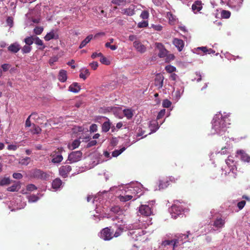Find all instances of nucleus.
Listing matches in <instances>:
<instances>
[{
	"mask_svg": "<svg viewBox=\"0 0 250 250\" xmlns=\"http://www.w3.org/2000/svg\"><path fill=\"white\" fill-rule=\"evenodd\" d=\"M229 114L224 112L223 115L221 112H218L214 116L212 121V134H217L222 135L227 131L228 125H230L229 119Z\"/></svg>",
	"mask_w": 250,
	"mask_h": 250,
	"instance_id": "obj_1",
	"label": "nucleus"
},
{
	"mask_svg": "<svg viewBox=\"0 0 250 250\" xmlns=\"http://www.w3.org/2000/svg\"><path fill=\"white\" fill-rule=\"evenodd\" d=\"M138 227L139 225L137 224H129L125 227L128 230V236L130 237L133 240H140L141 237L146 233V231L142 228Z\"/></svg>",
	"mask_w": 250,
	"mask_h": 250,
	"instance_id": "obj_2",
	"label": "nucleus"
},
{
	"mask_svg": "<svg viewBox=\"0 0 250 250\" xmlns=\"http://www.w3.org/2000/svg\"><path fill=\"white\" fill-rule=\"evenodd\" d=\"M142 185L138 182L131 183L124 188V190L126 193L130 192L134 196L133 200H136L142 195Z\"/></svg>",
	"mask_w": 250,
	"mask_h": 250,
	"instance_id": "obj_3",
	"label": "nucleus"
},
{
	"mask_svg": "<svg viewBox=\"0 0 250 250\" xmlns=\"http://www.w3.org/2000/svg\"><path fill=\"white\" fill-rule=\"evenodd\" d=\"M111 212L114 215H111L108 216L107 218L111 219L113 222H117L118 223H124V211L120 208L118 206L112 207L111 209Z\"/></svg>",
	"mask_w": 250,
	"mask_h": 250,
	"instance_id": "obj_4",
	"label": "nucleus"
},
{
	"mask_svg": "<svg viewBox=\"0 0 250 250\" xmlns=\"http://www.w3.org/2000/svg\"><path fill=\"white\" fill-rule=\"evenodd\" d=\"M107 191L104 190L102 192H99L97 195L95 196L93 198L92 196L88 195L87 197V202H90V201L92 199V202L94 204L96 205L95 210L97 213H101L102 211L104 212V208L103 207H102L101 204H98V203H100L101 200L103 199V194L104 193H106Z\"/></svg>",
	"mask_w": 250,
	"mask_h": 250,
	"instance_id": "obj_5",
	"label": "nucleus"
},
{
	"mask_svg": "<svg viewBox=\"0 0 250 250\" xmlns=\"http://www.w3.org/2000/svg\"><path fill=\"white\" fill-rule=\"evenodd\" d=\"M186 208L184 207L182 203L178 201H176L171 206L169 211L172 218L176 219L180 215H182V213L184 212Z\"/></svg>",
	"mask_w": 250,
	"mask_h": 250,
	"instance_id": "obj_6",
	"label": "nucleus"
},
{
	"mask_svg": "<svg viewBox=\"0 0 250 250\" xmlns=\"http://www.w3.org/2000/svg\"><path fill=\"white\" fill-rule=\"evenodd\" d=\"M154 202V200H152L147 202V205H141L139 209L140 214L146 217L151 215L152 214V206Z\"/></svg>",
	"mask_w": 250,
	"mask_h": 250,
	"instance_id": "obj_7",
	"label": "nucleus"
},
{
	"mask_svg": "<svg viewBox=\"0 0 250 250\" xmlns=\"http://www.w3.org/2000/svg\"><path fill=\"white\" fill-rule=\"evenodd\" d=\"M28 176L30 178L46 180L48 178V175L43 171L39 169H33L28 172Z\"/></svg>",
	"mask_w": 250,
	"mask_h": 250,
	"instance_id": "obj_8",
	"label": "nucleus"
},
{
	"mask_svg": "<svg viewBox=\"0 0 250 250\" xmlns=\"http://www.w3.org/2000/svg\"><path fill=\"white\" fill-rule=\"evenodd\" d=\"M188 234H178L175 235V238H173L174 242V249L176 248L181 246L185 243L187 241V239L188 238L189 232H188Z\"/></svg>",
	"mask_w": 250,
	"mask_h": 250,
	"instance_id": "obj_9",
	"label": "nucleus"
},
{
	"mask_svg": "<svg viewBox=\"0 0 250 250\" xmlns=\"http://www.w3.org/2000/svg\"><path fill=\"white\" fill-rule=\"evenodd\" d=\"M82 157V152L81 151H75L71 152L68 156V163L72 164L80 161Z\"/></svg>",
	"mask_w": 250,
	"mask_h": 250,
	"instance_id": "obj_10",
	"label": "nucleus"
},
{
	"mask_svg": "<svg viewBox=\"0 0 250 250\" xmlns=\"http://www.w3.org/2000/svg\"><path fill=\"white\" fill-rule=\"evenodd\" d=\"M62 147L58 148L57 150L52 152L51 154V156L52 158V162L53 163H59L63 160V157L62 155V152L63 151Z\"/></svg>",
	"mask_w": 250,
	"mask_h": 250,
	"instance_id": "obj_11",
	"label": "nucleus"
},
{
	"mask_svg": "<svg viewBox=\"0 0 250 250\" xmlns=\"http://www.w3.org/2000/svg\"><path fill=\"white\" fill-rule=\"evenodd\" d=\"M226 221L224 218L217 217L213 221L212 226L214 228L213 230L221 231V229L224 227Z\"/></svg>",
	"mask_w": 250,
	"mask_h": 250,
	"instance_id": "obj_12",
	"label": "nucleus"
},
{
	"mask_svg": "<svg viewBox=\"0 0 250 250\" xmlns=\"http://www.w3.org/2000/svg\"><path fill=\"white\" fill-rule=\"evenodd\" d=\"M100 237L105 241H108L113 237V232H111L109 228L107 227L101 230Z\"/></svg>",
	"mask_w": 250,
	"mask_h": 250,
	"instance_id": "obj_13",
	"label": "nucleus"
},
{
	"mask_svg": "<svg viewBox=\"0 0 250 250\" xmlns=\"http://www.w3.org/2000/svg\"><path fill=\"white\" fill-rule=\"evenodd\" d=\"M243 0H228V5L231 8L238 11L241 8Z\"/></svg>",
	"mask_w": 250,
	"mask_h": 250,
	"instance_id": "obj_14",
	"label": "nucleus"
},
{
	"mask_svg": "<svg viewBox=\"0 0 250 250\" xmlns=\"http://www.w3.org/2000/svg\"><path fill=\"white\" fill-rule=\"evenodd\" d=\"M156 47L159 50L158 53V56L160 58H164L167 55V51L164 47V45L159 42H157L155 43Z\"/></svg>",
	"mask_w": 250,
	"mask_h": 250,
	"instance_id": "obj_15",
	"label": "nucleus"
},
{
	"mask_svg": "<svg viewBox=\"0 0 250 250\" xmlns=\"http://www.w3.org/2000/svg\"><path fill=\"white\" fill-rule=\"evenodd\" d=\"M236 155L242 161L247 163L250 162V156L244 150H237Z\"/></svg>",
	"mask_w": 250,
	"mask_h": 250,
	"instance_id": "obj_16",
	"label": "nucleus"
},
{
	"mask_svg": "<svg viewBox=\"0 0 250 250\" xmlns=\"http://www.w3.org/2000/svg\"><path fill=\"white\" fill-rule=\"evenodd\" d=\"M71 170V167L70 166H62L59 168V173L62 177L65 178L67 177L68 174Z\"/></svg>",
	"mask_w": 250,
	"mask_h": 250,
	"instance_id": "obj_17",
	"label": "nucleus"
},
{
	"mask_svg": "<svg viewBox=\"0 0 250 250\" xmlns=\"http://www.w3.org/2000/svg\"><path fill=\"white\" fill-rule=\"evenodd\" d=\"M164 80V77L162 75L160 74H157L154 79L155 86L157 87L158 89L162 88L163 86Z\"/></svg>",
	"mask_w": 250,
	"mask_h": 250,
	"instance_id": "obj_18",
	"label": "nucleus"
},
{
	"mask_svg": "<svg viewBox=\"0 0 250 250\" xmlns=\"http://www.w3.org/2000/svg\"><path fill=\"white\" fill-rule=\"evenodd\" d=\"M133 46L138 52L141 53H143L146 51V47L145 46L139 41H135L133 42Z\"/></svg>",
	"mask_w": 250,
	"mask_h": 250,
	"instance_id": "obj_19",
	"label": "nucleus"
},
{
	"mask_svg": "<svg viewBox=\"0 0 250 250\" xmlns=\"http://www.w3.org/2000/svg\"><path fill=\"white\" fill-rule=\"evenodd\" d=\"M172 42L179 51H181L183 50L184 47V42L182 40L174 38Z\"/></svg>",
	"mask_w": 250,
	"mask_h": 250,
	"instance_id": "obj_20",
	"label": "nucleus"
},
{
	"mask_svg": "<svg viewBox=\"0 0 250 250\" xmlns=\"http://www.w3.org/2000/svg\"><path fill=\"white\" fill-rule=\"evenodd\" d=\"M59 38V35L57 31L52 30L49 33H48L44 37V40L46 41H49L52 39H57Z\"/></svg>",
	"mask_w": 250,
	"mask_h": 250,
	"instance_id": "obj_21",
	"label": "nucleus"
},
{
	"mask_svg": "<svg viewBox=\"0 0 250 250\" xmlns=\"http://www.w3.org/2000/svg\"><path fill=\"white\" fill-rule=\"evenodd\" d=\"M21 49V45L17 42L10 44L8 47V51L13 53H17Z\"/></svg>",
	"mask_w": 250,
	"mask_h": 250,
	"instance_id": "obj_22",
	"label": "nucleus"
},
{
	"mask_svg": "<svg viewBox=\"0 0 250 250\" xmlns=\"http://www.w3.org/2000/svg\"><path fill=\"white\" fill-rule=\"evenodd\" d=\"M114 224L118 227V229L116 230L115 232L114 233V235H113V237H117L119 236H120L122 232H123V230L124 229L123 225H124V223H118L117 222H114Z\"/></svg>",
	"mask_w": 250,
	"mask_h": 250,
	"instance_id": "obj_23",
	"label": "nucleus"
},
{
	"mask_svg": "<svg viewBox=\"0 0 250 250\" xmlns=\"http://www.w3.org/2000/svg\"><path fill=\"white\" fill-rule=\"evenodd\" d=\"M149 128L151 130V132L149 134L156 132L159 128L158 122L155 120L150 121Z\"/></svg>",
	"mask_w": 250,
	"mask_h": 250,
	"instance_id": "obj_24",
	"label": "nucleus"
},
{
	"mask_svg": "<svg viewBox=\"0 0 250 250\" xmlns=\"http://www.w3.org/2000/svg\"><path fill=\"white\" fill-rule=\"evenodd\" d=\"M169 181H168V180L160 181L159 186V189H164V188H166L167 187V186L169 185V181L174 182L175 181V178L172 177H169Z\"/></svg>",
	"mask_w": 250,
	"mask_h": 250,
	"instance_id": "obj_25",
	"label": "nucleus"
},
{
	"mask_svg": "<svg viewBox=\"0 0 250 250\" xmlns=\"http://www.w3.org/2000/svg\"><path fill=\"white\" fill-rule=\"evenodd\" d=\"M202 8V2L199 0L195 1L192 5V9L195 13L200 11Z\"/></svg>",
	"mask_w": 250,
	"mask_h": 250,
	"instance_id": "obj_26",
	"label": "nucleus"
},
{
	"mask_svg": "<svg viewBox=\"0 0 250 250\" xmlns=\"http://www.w3.org/2000/svg\"><path fill=\"white\" fill-rule=\"evenodd\" d=\"M12 181L9 177L3 176L0 177V186L3 187L10 185Z\"/></svg>",
	"mask_w": 250,
	"mask_h": 250,
	"instance_id": "obj_27",
	"label": "nucleus"
},
{
	"mask_svg": "<svg viewBox=\"0 0 250 250\" xmlns=\"http://www.w3.org/2000/svg\"><path fill=\"white\" fill-rule=\"evenodd\" d=\"M21 188V184L20 182L14 181V184L7 188V190L11 192L18 191Z\"/></svg>",
	"mask_w": 250,
	"mask_h": 250,
	"instance_id": "obj_28",
	"label": "nucleus"
},
{
	"mask_svg": "<svg viewBox=\"0 0 250 250\" xmlns=\"http://www.w3.org/2000/svg\"><path fill=\"white\" fill-rule=\"evenodd\" d=\"M62 182L59 178H56L53 180L52 183V187L53 189L57 190L60 188L62 186Z\"/></svg>",
	"mask_w": 250,
	"mask_h": 250,
	"instance_id": "obj_29",
	"label": "nucleus"
},
{
	"mask_svg": "<svg viewBox=\"0 0 250 250\" xmlns=\"http://www.w3.org/2000/svg\"><path fill=\"white\" fill-rule=\"evenodd\" d=\"M58 79L61 82H64L67 80V72L64 70H61L58 75Z\"/></svg>",
	"mask_w": 250,
	"mask_h": 250,
	"instance_id": "obj_30",
	"label": "nucleus"
},
{
	"mask_svg": "<svg viewBox=\"0 0 250 250\" xmlns=\"http://www.w3.org/2000/svg\"><path fill=\"white\" fill-rule=\"evenodd\" d=\"M133 197L134 196L132 194L124 193L123 195H120L118 198L122 202H126L132 199Z\"/></svg>",
	"mask_w": 250,
	"mask_h": 250,
	"instance_id": "obj_31",
	"label": "nucleus"
},
{
	"mask_svg": "<svg viewBox=\"0 0 250 250\" xmlns=\"http://www.w3.org/2000/svg\"><path fill=\"white\" fill-rule=\"evenodd\" d=\"M80 89V86L77 83H73L69 87V90L73 93H78Z\"/></svg>",
	"mask_w": 250,
	"mask_h": 250,
	"instance_id": "obj_32",
	"label": "nucleus"
},
{
	"mask_svg": "<svg viewBox=\"0 0 250 250\" xmlns=\"http://www.w3.org/2000/svg\"><path fill=\"white\" fill-rule=\"evenodd\" d=\"M135 6L132 5L128 8L124 9V13L127 16H132L135 14Z\"/></svg>",
	"mask_w": 250,
	"mask_h": 250,
	"instance_id": "obj_33",
	"label": "nucleus"
},
{
	"mask_svg": "<svg viewBox=\"0 0 250 250\" xmlns=\"http://www.w3.org/2000/svg\"><path fill=\"white\" fill-rule=\"evenodd\" d=\"M207 50H208V48L207 47L202 46V47H198L196 48H194L193 50V52L194 53H196L197 54L202 55L203 54L200 52V51H202L203 52V53L207 54Z\"/></svg>",
	"mask_w": 250,
	"mask_h": 250,
	"instance_id": "obj_34",
	"label": "nucleus"
},
{
	"mask_svg": "<svg viewBox=\"0 0 250 250\" xmlns=\"http://www.w3.org/2000/svg\"><path fill=\"white\" fill-rule=\"evenodd\" d=\"M226 163L229 168L230 170L233 169V167L235 166L234 161L232 156H229L227 159L226 160Z\"/></svg>",
	"mask_w": 250,
	"mask_h": 250,
	"instance_id": "obj_35",
	"label": "nucleus"
},
{
	"mask_svg": "<svg viewBox=\"0 0 250 250\" xmlns=\"http://www.w3.org/2000/svg\"><path fill=\"white\" fill-rule=\"evenodd\" d=\"M124 116L128 120L132 119L133 116V110L131 109H125L123 110Z\"/></svg>",
	"mask_w": 250,
	"mask_h": 250,
	"instance_id": "obj_36",
	"label": "nucleus"
},
{
	"mask_svg": "<svg viewBox=\"0 0 250 250\" xmlns=\"http://www.w3.org/2000/svg\"><path fill=\"white\" fill-rule=\"evenodd\" d=\"M93 38V35H88L84 40H83L79 48L81 49L84 47L88 42H90V41Z\"/></svg>",
	"mask_w": 250,
	"mask_h": 250,
	"instance_id": "obj_37",
	"label": "nucleus"
},
{
	"mask_svg": "<svg viewBox=\"0 0 250 250\" xmlns=\"http://www.w3.org/2000/svg\"><path fill=\"white\" fill-rule=\"evenodd\" d=\"M89 75V71L86 68H83L80 71V77L83 80H85Z\"/></svg>",
	"mask_w": 250,
	"mask_h": 250,
	"instance_id": "obj_38",
	"label": "nucleus"
},
{
	"mask_svg": "<svg viewBox=\"0 0 250 250\" xmlns=\"http://www.w3.org/2000/svg\"><path fill=\"white\" fill-rule=\"evenodd\" d=\"M107 121H105L102 125V131L104 132H107L110 128V123L109 119L106 118Z\"/></svg>",
	"mask_w": 250,
	"mask_h": 250,
	"instance_id": "obj_39",
	"label": "nucleus"
},
{
	"mask_svg": "<svg viewBox=\"0 0 250 250\" xmlns=\"http://www.w3.org/2000/svg\"><path fill=\"white\" fill-rule=\"evenodd\" d=\"M125 149L126 147L125 146L122 147L120 149H116L112 152V156L113 157H116L121 154L123 152H124Z\"/></svg>",
	"mask_w": 250,
	"mask_h": 250,
	"instance_id": "obj_40",
	"label": "nucleus"
},
{
	"mask_svg": "<svg viewBox=\"0 0 250 250\" xmlns=\"http://www.w3.org/2000/svg\"><path fill=\"white\" fill-rule=\"evenodd\" d=\"M35 37L30 36L27 37L24 39V42L26 43V45L30 46L34 42Z\"/></svg>",
	"mask_w": 250,
	"mask_h": 250,
	"instance_id": "obj_41",
	"label": "nucleus"
},
{
	"mask_svg": "<svg viewBox=\"0 0 250 250\" xmlns=\"http://www.w3.org/2000/svg\"><path fill=\"white\" fill-rule=\"evenodd\" d=\"M41 131L42 129L39 126L36 125L34 124L33 125V128L31 129L32 134H38L41 133Z\"/></svg>",
	"mask_w": 250,
	"mask_h": 250,
	"instance_id": "obj_42",
	"label": "nucleus"
},
{
	"mask_svg": "<svg viewBox=\"0 0 250 250\" xmlns=\"http://www.w3.org/2000/svg\"><path fill=\"white\" fill-rule=\"evenodd\" d=\"M80 144V141L78 139H76L73 141L72 144L69 146L70 149H74L77 148Z\"/></svg>",
	"mask_w": 250,
	"mask_h": 250,
	"instance_id": "obj_43",
	"label": "nucleus"
},
{
	"mask_svg": "<svg viewBox=\"0 0 250 250\" xmlns=\"http://www.w3.org/2000/svg\"><path fill=\"white\" fill-rule=\"evenodd\" d=\"M30 161L29 157H26L24 158H21L19 160V164L21 165L27 166L29 164Z\"/></svg>",
	"mask_w": 250,
	"mask_h": 250,
	"instance_id": "obj_44",
	"label": "nucleus"
},
{
	"mask_svg": "<svg viewBox=\"0 0 250 250\" xmlns=\"http://www.w3.org/2000/svg\"><path fill=\"white\" fill-rule=\"evenodd\" d=\"M162 245L164 247H166L169 245H172L173 246V250H174L173 239H172L171 240H165L164 241H163L162 242Z\"/></svg>",
	"mask_w": 250,
	"mask_h": 250,
	"instance_id": "obj_45",
	"label": "nucleus"
},
{
	"mask_svg": "<svg viewBox=\"0 0 250 250\" xmlns=\"http://www.w3.org/2000/svg\"><path fill=\"white\" fill-rule=\"evenodd\" d=\"M221 16L224 19H228L230 16V12L229 11L223 10L221 13Z\"/></svg>",
	"mask_w": 250,
	"mask_h": 250,
	"instance_id": "obj_46",
	"label": "nucleus"
},
{
	"mask_svg": "<svg viewBox=\"0 0 250 250\" xmlns=\"http://www.w3.org/2000/svg\"><path fill=\"white\" fill-rule=\"evenodd\" d=\"M32 49V47L28 45H25L21 48V52L23 54H26L29 53Z\"/></svg>",
	"mask_w": 250,
	"mask_h": 250,
	"instance_id": "obj_47",
	"label": "nucleus"
},
{
	"mask_svg": "<svg viewBox=\"0 0 250 250\" xmlns=\"http://www.w3.org/2000/svg\"><path fill=\"white\" fill-rule=\"evenodd\" d=\"M28 202L29 203H34L37 202L39 198L35 195H31L28 197Z\"/></svg>",
	"mask_w": 250,
	"mask_h": 250,
	"instance_id": "obj_48",
	"label": "nucleus"
},
{
	"mask_svg": "<svg viewBox=\"0 0 250 250\" xmlns=\"http://www.w3.org/2000/svg\"><path fill=\"white\" fill-rule=\"evenodd\" d=\"M165 70L168 73H172L176 70V68L175 66L168 65L165 67Z\"/></svg>",
	"mask_w": 250,
	"mask_h": 250,
	"instance_id": "obj_49",
	"label": "nucleus"
},
{
	"mask_svg": "<svg viewBox=\"0 0 250 250\" xmlns=\"http://www.w3.org/2000/svg\"><path fill=\"white\" fill-rule=\"evenodd\" d=\"M34 42L38 45L42 46V49L44 48L45 46L43 45L42 41L40 39L39 37L36 36L35 37Z\"/></svg>",
	"mask_w": 250,
	"mask_h": 250,
	"instance_id": "obj_50",
	"label": "nucleus"
},
{
	"mask_svg": "<svg viewBox=\"0 0 250 250\" xmlns=\"http://www.w3.org/2000/svg\"><path fill=\"white\" fill-rule=\"evenodd\" d=\"M100 61L102 63L105 65H109L110 63V61L104 56L103 54L102 56H101Z\"/></svg>",
	"mask_w": 250,
	"mask_h": 250,
	"instance_id": "obj_51",
	"label": "nucleus"
},
{
	"mask_svg": "<svg viewBox=\"0 0 250 250\" xmlns=\"http://www.w3.org/2000/svg\"><path fill=\"white\" fill-rule=\"evenodd\" d=\"M37 189V187L34 184H29L26 186V190L28 191H33Z\"/></svg>",
	"mask_w": 250,
	"mask_h": 250,
	"instance_id": "obj_52",
	"label": "nucleus"
},
{
	"mask_svg": "<svg viewBox=\"0 0 250 250\" xmlns=\"http://www.w3.org/2000/svg\"><path fill=\"white\" fill-rule=\"evenodd\" d=\"M163 106L166 108L169 107L171 105V102L167 99H165L162 103Z\"/></svg>",
	"mask_w": 250,
	"mask_h": 250,
	"instance_id": "obj_53",
	"label": "nucleus"
},
{
	"mask_svg": "<svg viewBox=\"0 0 250 250\" xmlns=\"http://www.w3.org/2000/svg\"><path fill=\"white\" fill-rule=\"evenodd\" d=\"M43 28L42 27L37 26L34 29V32L36 35H40L43 31Z\"/></svg>",
	"mask_w": 250,
	"mask_h": 250,
	"instance_id": "obj_54",
	"label": "nucleus"
},
{
	"mask_svg": "<svg viewBox=\"0 0 250 250\" xmlns=\"http://www.w3.org/2000/svg\"><path fill=\"white\" fill-rule=\"evenodd\" d=\"M148 23L147 21H143L141 22H140L138 23V27L139 28H144L148 26Z\"/></svg>",
	"mask_w": 250,
	"mask_h": 250,
	"instance_id": "obj_55",
	"label": "nucleus"
},
{
	"mask_svg": "<svg viewBox=\"0 0 250 250\" xmlns=\"http://www.w3.org/2000/svg\"><path fill=\"white\" fill-rule=\"evenodd\" d=\"M149 13L147 11H143L140 15V17L143 19H147L148 18Z\"/></svg>",
	"mask_w": 250,
	"mask_h": 250,
	"instance_id": "obj_56",
	"label": "nucleus"
},
{
	"mask_svg": "<svg viewBox=\"0 0 250 250\" xmlns=\"http://www.w3.org/2000/svg\"><path fill=\"white\" fill-rule=\"evenodd\" d=\"M105 46L107 48H109L112 50H115L117 48V46L115 45H111L110 42H106Z\"/></svg>",
	"mask_w": 250,
	"mask_h": 250,
	"instance_id": "obj_57",
	"label": "nucleus"
},
{
	"mask_svg": "<svg viewBox=\"0 0 250 250\" xmlns=\"http://www.w3.org/2000/svg\"><path fill=\"white\" fill-rule=\"evenodd\" d=\"M151 27L153 28L156 31H161L163 27L160 24H152Z\"/></svg>",
	"mask_w": 250,
	"mask_h": 250,
	"instance_id": "obj_58",
	"label": "nucleus"
},
{
	"mask_svg": "<svg viewBox=\"0 0 250 250\" xmlns=\"http://www.w3.org/2000/svg\"><path fill=\"white\" fill-rule=\"evenodd\" d=\"M183 92H184L183 89H181V90H176V91L175 92V96L177 100H179L180 98L181 95L183 93Z\"/></svg>",
	"mask_w": 250,
	"mask_h": 250,
	"instance_id": "obj_59",
	"label": "nucleus"
},
{
	"mask_svg": "<svg viewBox=\"0 0 250 250\" xmlns=\"http://www.w3.org/2000/svg\"><path fill=\"white\" fill-rule=\"evenodd\" d=\"M165 109H162L159 113L157 117V120H158L162 118L165 114Z\"/></svg>",
	"mask_w": 250,
	"mask_h": 250,
	"instance_id": "obj_60",
	"label": "nucleus"
},
{
	"mask_svg": "<svg viewBox=\"0 0 250 250\" xmlns=\"http://www.w3.org/2000/svg\"><path fill=\"white\" fill-rule=\"evenodd\" d=\"M22 177V175L20 173L15 172L13 174V177L16 179H21Z\"/></svg>",
	"mask_w": 250,
	"mask_h": 250,
	"instance_id": "obj_61",
	"label": "nucleus"
},
{
	"mask_svg": "<svg viewBox=\"0 0 250 250\" xmlns=\"http://www.w3.org/2000/svg\"><path fill=\"white\" fill-rule=\"evenodd\" d=\"M90 131L91 132H94L97 131V125L96 124H92L90 126Z\"/></svg>",
	"mask_w": 250,
	"mask_h": 250,
	"instance_id": "obj_62",
	"label": "nucleus"
},
{
	"mask_svg": "<svg viewBox=\"0 0 250 250\" xmlns=\"http://www.w3.org/2000/svg\"><path fill=\"white\" fill-rule=\"evenodd\" d=\"M89 65L93 70H96L98 66V63L97 62H93L89 64Z\"/></svg>",
	"mask_w": 250,
	"mask_h": 250,
	"instance_id": "obj_63",
	"label": "nucleus"
},
{
	"mask_svg": "<svg viewBox=\"0 0 250 250\" xmlns=\"http://www.w3.org/2000/svg\"><path fill=\"white\" fill-rule=\"evenodd\" d=\"M246 202L245 201H241L238 203L237 207L239 209H242L245 206Z\"/></svg>",
	"mask_w": 250,
	"mask_h": 250,
	"instance_id": "obj_64",
	"label": "nucleus"
}]
</instances>
